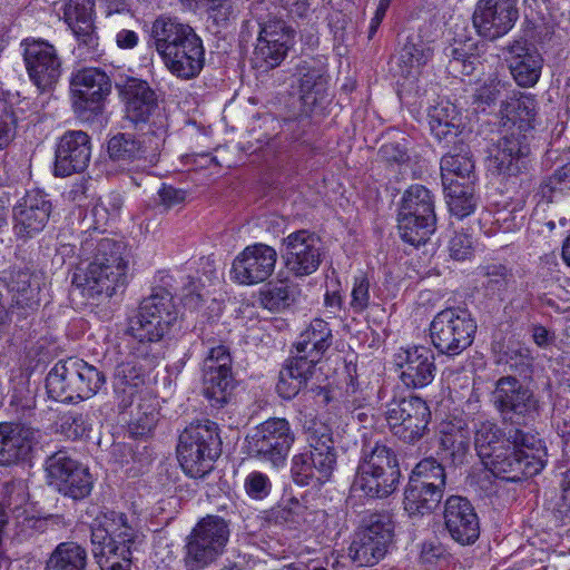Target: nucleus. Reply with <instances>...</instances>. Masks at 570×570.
<instances>
[{"instance_id":"nucleus-37","label":"nucleus","mask_w":570,"mask_h":570,"mask_svg":"<svg viewBox=\"0 0 570 570\" xmlns=\"http://www.w3.org/2000/svg\"><path fill=\"white\" fill-rule=\"evenodd\" d=\"M334 336L331 325L323 318H313L292 345L291 353L306 357L317 365L333 345Z\"/></svg>"},{"instance_id":"nucleus-12","label":"nucleus","mask_w":570,"mask_h":570,"mask_svg":"<svg viewBox=\"0 0 570 570\" xmlns=\"http://www.w3.org/2000/svg\"><path fill=\"white\" fill-rule=\"evenodd\" d=\"M229 524L219 515L202 518L186 538V570H203L225 551L229 540Z\"/></svg>"},{"instance_id":"nucleus-50","label":"nucleus","mask_w":570,"mask_h":570,"mask_svg":"<svg viewBox=\"0 0 570 570\" xmlns=\"http://www.w3.org/2000/svg\"><path fill=\"white\" fill-rule=\"evenodd\" d=\"M511 83L498 75H490L482 81L473 94V105L483 112H491L498 104L508 101Z\"/></svg>"},{"instance_id":"nucleus-16","label":"nucleus","mask_w":570,"mask_h":570,"mask_svg":"<svg viewBox=\"0 0 570 570\" xmlns=\"http://www.w3.org/2000/svg\"><path fill=\"white\" fill-rule=\"evenodd\" d=\"M43 466L48 484L65 498L81 501L91 494L95 480L89 468L67 449L48 455Z\"/></svg>"},{"instance_id":"nucleus-41","label":"nucleus","mask_w":570,"mask_h":570,"mask_svg":"<svg viewBox=\"0 0 570 570\" xmlns=\"http://www.w3.org/2000/svg\"><path fill=\"white\" fill-rule=\"evenodd\" d=\"M440 159L442 184L451 180L478 179L475 161L470 146L462 139L454 140Z\"/></svg>"},{"instance_id":"nucleus-61","label":"nucleus","mask_w":570,"mask_h":570,"mask_svg":"<svg viewBox=\"0 0 570 570\" xmlns=\"http://www.w3.org/2000/svg\"><path fill=\"white\" fill-rule=\"evenodd\" d=\"M410 140L402 137L400 140L384 142L377 155L390 167H401L410 163Z\"/></svg>"},{"instance_id":"nucleus-51","label":"nucleus","mask_w":570,"mask_h":570,"mask_svg":"<svg viewBox=\"0 0 570 570\" xmlns=\"http://www.w3.org/2000/svg\"><path fill=\"white\" fill-rule=\"evenodd\" d=\"M159 421V410L153 400H141L128 422V438L147 442Z\"/></svg>"},{"instance_id":"nucleus-25","label":"nucleus","mask_w":570,"mask_h":570,"mask_svg":"<svg viewBox=\"0 0 570 570\" xmlns=\"http://www.w3.org/2000/svg\"><path fill=\"white\" fill-rule=\"evenodd\" d=\"M53 209L51 197L40 188L26 191L12 208V232L17 239L27 242L41 233Z\"/></svg>"},{"instance_id":"nucleus-62","label":"nucleus","mask_w":570,"mask_h":570,"mask_svg":"<svg viewBox=\"0 0 570 570\" xmlns=\"http://www.w3.org/2000/svg\"><path fill=\"white\" fill-rule=\"evenodd\" d=\"M370 287L371 283L367 275L360 272L353 278V288L351 292L350 307L355 314H362L370 306Z\"/></svg>"},{"instance_id":"nucleus-42","label":"nucleus","mask_w":570,"mask_h":570,"mask_svg":"<svg viewBox=\"0 0 570 570\" xmlns=\"http://www.w3.org/2000/svg\"><path fill=\"white\" fill-rule=\"evenodd\" d=\"M205 66L202 38L189 24L180 23V79L197 77Z\"/></svg>"},{"instance_id":"nucleus-6","label":"nucleus","mask_w":570,"mask_h":570,"mask_svg":"<svg viewBox=\"0 0 570 570\" xmlns=\"http://www.w3.org/2000/svg\"><path fill=\"white\" fill-rule=\"evenodd\" d=\"M402 478L399 455L382 442L363 446L351 491L367 500H383L396 492Z\"/></svg>"},{"instance_id":"nucleus-49","label":"nucleus","mask_w":570,"mask_h":570,"mask_svg":"<svg viewBox=\"0 0 570 570\" xmlns=\"http://www.w3.org/2000/svg\"><path fill=\"white\" fill-rule=\"evenodd\" d=\"M88 552L73 541L60 542L46 561L45 570H87Z\"/></svg>"},{"instance_id":"nucleus-1","label":"nucleus","mask_w":570,"mask_h":570,"mask_svg":"<svg viewBox=\"0 0 570 570\" xmlns=\"http://www.w3.org/2000/svg\"><path fill=\"white\" fill-rule=\"evenodd\" d=\"M491 402L502 426L493 420L474 423V446L484 469L511 483L538 475L548 463L546 441L534 429L542 413L539 395L504 375L497 380Z\"/></svg>"},{"instance_id":"nucleus-54","label":"nucleus","mask_w":570,"mask_h":570,"mask_svg":"<svg viewBox=\"0 0 570 570\" xmlns=\"http://www.w3.org/2000/svg\"><path fill=\"white\" fill-rule=\"evenodd\" d=\"M409 481L438 485L441 490L445 491L448 475L445 466L434 456H426L421 459L411 470Z\"/></svg>"},{"instance_id":"nucleus-44","label":"nucleus","mask_w":570,"mask_h":570,"mask_svg":"<svg viewBox=\"0 0 570 570\" xmlns=\"http://www.w3.org/2000/svg\"><path fill=\"white\" fill-rule=\"evenodd\" d=\"M433 51L420 36H409L397 56L399 72L402 78L414 82L421 67L432 58Z\"/></svg>"},{"instance_id":"nucleus-47","label":"nucleus","mask_w":570,"mask_h":570,"mask_svg":"<svg viewBox=\"0 0 570 570\" xmlns=\"http://www.w3.org/2000/svg\"><path fill=\"white\" fill-rule=\"evenodd\" d=\"M75 371L70 357L53 365L46 377V389L51 399L62 403L79 401L76 391Z\"/></svg>"},{"instance_id":"nucleus-23","label":"nucleus","mask_w":570,"mask_h":570,"mask_svg":"<svg viewBox=\"0 0 570 570\" xmlns=\"http://www.w3.org/2000/svg\"><path fill=\"white\" fill-rule=\"evenodd\" d=\"M485 47L484 41L475 38L468 24H455L442 51L446 59V71L455 78L474 75L482 65Z\"/></svg>"},{"instance_id":"nucleus-32","label":"nucleus","mask_w":570,"mask_h":570,"mask_svg":"<svg viewBox=\"0 0 570 570\" xmlns=\"http://www.w3.org/2000/svg\"><path fill=\"white\" fill-rule=\"evenodd\" d=\"M40 438V430L27 424L0 423V465L31 461Z\"/></svg>"},{"instance_id":"nucleus-64","label":"nucleus","mask_w":570,"mask_h":570,"mask_svg":"<svg viewBox=\"0 0 570 570\" xmlns=\"http://www.w3.org/2000/svg\"><path fill=\"white\" fill-rule=\"evenodd\" d=\"M327 27L333 36L334 47L344 46L348 40L347 29L352 23V19L343 11H334L326 18Z\"/></svg>"},{"instance_id":"nucleus-40","label":"nucleus","mask_w":570,"mask_h":570,"mask_svg":"<svg viewBox=\"0 0 570 570\" xmlns=\"http://www.w3.org/2000/svg\"><path fill=\"white\" fill-rule=\"evenodd\" d=\"M150 46L155 47L165 66L178 77V19L160 14L151 24Z\"/></svg>"},{"instance_id":"nucleus-27","label":"nucleus","mask_w":570,"mask_h":570,"mask_svg":"<svg viewBox=\"0 0 570 570\" xmlns=\"http://www.w3.org/2000/svg\"><path fill=\"white\" fill-rule=\"evenodd\" d=\"M95 0H68L63 6V19L77 40L73 52L82 60H92L102 52L94 23Z\"/></svg>"},{"instance_id":"nucleus-58","label":"nucleus","mask_w":570,"mask_h":570,"mask_svg":"<svg viewBox=\"0 0 570 570\" xmlns=\"http://www.w3.org/2000/svg\"><path fill=\"white\" fill-rule=\"evenodd\" d=\"M316 371L314 363L306 361V357L291 354L279 370L288 380L299 382V384L308 386Z\"/></svg>"},{"instance_id":"nucleus-38","label":"nucleus","mask_w":570,"mask_h":570,"mask_svg":"<svg viewBox=\"0 0 570 570\" xmlns=\"http://www.w3.org/2000/svg\"><path fill=\"white\" fill-rule=\"evenodd\" d=\"M431 136L442 147H450L462 132L461 111L449 99H441L428 109Z\"/></svg>"},{"instance_id":"nucleus-13","label":"nucleus","mask_w":570,"mask_h":570,"mask_svg":"<svg viewBox=\"0 0 570 570\" xmlns=\"http://www.w3.org/2000/svg\"><path fill=\"white\" fill-rule=\"evenodd\" d=\"M292 76L295 78L303 110L324 115L332 101L327 57L303 53L293 66Z\"/></svg>"},{"instance_id":"nucleus-60","label":"nucleus","mask_w":570,"mask_h":570,"mask_svg":"<svg viewBox=\"0 0 570 570\" xmlns=\"http://www.w3.org/2000/svg\"><path fill=\"white\" fill-rule=\"evenodd\" d=\"M203 10L207 12V19L215 28L216 33L226 30L230 26L232 20L236 17L232 0H213V2L206 4Z\"/></svg>"},{"instance_id":"nucleus-52","label":"nucleus","mask_w":570,"mask_h":570,"mask_svg":"<svg viewBox=\"0 0 570 570\" xmlns=\"http://www.w3.org/2000/svg\"><path fill=\"white\" fill-rule=\"evenodd\" d=\"M500 184L504 185L507 190H512L515 194H520V199L511 203L510 205L498 209L494 215V224L498 225L499 230L503 233L514 232L523 226L527 213L524 210L525 202L524 197L531 191H523L521 188H512L511 184H507L502 177H497ZM533 187V185L531 186ZM532 189V188H530Z\"/></svg>"},{"instance_id":"nucleus-4","label":"nucleus","mask_w":570,"mask_h":570,"mask_svg":"<svg viewBox=\"0 0 570 570\" xmlns=\"http://www.w3.org/2000/svg\"><path fill=\"white\" fill-rule=\"evenodd\" d=\"M126 246L122 242L108 237H98L94 233L83 234L79 244V255L92 261L86 268H78L72 276V284L81 289L83 296L109 301L118 289L127 284L128 264L124 258Z\"/></svg>"},{"instance_id":"nucleus-15","label":"nucleus","mask_w":570,"mask_h":570,"mask_svg":"<svg viewBox=\"0 0 570 570\" xmlns=\"http://www.w3.org/2000/svg\"><path fill=\"white\" fill-rule=\"evenodd\" d=\"M168 119L158 116L150 124V128L144 132V136L148 138V146L146 140L141 141L132 134L118 132L107 140V155L112 163L120 167L129 166L138 160L155 165L166 141Z\"/></svg>"},{"instance_id":"nucleus-11","label":"nucleus","mask_w":570,"mask_h":570,"mask_svg":"<svg viewBox=\"0 0 570 570\" xmlns=\"http://www.w3.org/2000/svg\"><path fill=\"white\" fill-rule=\"evenodd\" d=\"M395 522L387 512H375L362 520L348 548V556L357 567L377 564L394 543Z\"/></svg>"},{"instance_id":"nucleus-35","label":"nucleus","mask_w":570,"mask_h":570,"mask_svg":"<svg viewBox=\"0 0 570 570\" xmlns=\"http://www.w3.org/2000/svg\"><path fill=\"white\" fill-rule=\"evenodd\" d=\"M470 433L466 426L453 422H442L436 435L438 460L444 465H462L470 451Z\"/></svg>"},{"instance_id":"nucleus-21","label":"nucleus","mask_w":570,"mask_h":570,"mask_svg":"<svg viewBox=\"0 0 570 570\" xmlns=\"http://www.w3.org/2000/svg\"><path fill=\"white\" fill-rule=\"evenodd\" d=\"M23 62L30 81L42 92L52 90L62 73V61L56 47L42 38L21 40Z\"/></svg>"},{"instance_id":"nucleus-2","label":"nucleus","mask_w":570,"mask_h":570,"mask_svg":"<svg viewBox=\"0 0 570 570\" xmlns=\"http://www.w3.org/2000/svg\"><path fill=\"white\" fill-rule=\"evenodd\" d=\"M175 278L159 272L149 296L139 305L138 313L118 342V362L114 379L142 387L154 366L153 344L160 341L176 323Z\"/></svg>"},{"instance_id":"nucleus-7","label":"nucleus","mask_w":570,"mask_h":570,"mask_svg":"<svg viewBox=\"0 0 570 570\" xmlns=\"http://www.w3.org/2000/svg\"><path fill=\"white\" fill-rule=\"evenodd\" d=\"M400 238L414 247L424 245L436 230L435 195L421 184L410 185L396 204Z\"/></svg>"},{"instance_id":"nucleus-8","label":"nucleus","mask_w":570,"mask_h":570,"mask_svg":"<svg viewBox=\"0 0 570 570\" xmlns=\"http://www.w3.org/2000/svg\"><path fill=\"white\" fill-rule=\"evenodd\" d=\"M476 330L478 322L466 305L449 306L433 316L429 337L438 356L453 360L473 344Z\"/></svg>"},{"instance_id":"nucleus-9","label":"nucleus","mask_w":570,"mask_h":570,"mask_svg":"<svg viewBox=\"0 0 570 570\" xmlns=\"http://www.w3.org/2000/svg\"><path fill=\"white\" fill-rule=\"evenodd\" d=\"M337 465V451L328 426L315 430L308 448L293 455L291 478L298 487L320 489L328 482Z\"/></svg>"},{"instance_id":"nucleus-19","label":"nucleus","mask_w":570,"mask_h":570,"mask_svg":"<svg viewBox=\"0 0 570 570\" xmlns=\"http://www.w3.org/2000/svg\"><path fill=\"white\" fill-rule=\"evenodd\" d=\"M440 533L461 547L474 544L480 538V518L470 499L460 494L448 495L440 513Z\"/></svg>"},{"instance_id":"nucleus-20","label":"nucleus","mask_w":570,"mask_h":570,"mask_svg":"<svg viewBox=\"0 0 570 570\" xmlns=\"http://www.w3.org/2000/svg\"><path fill=\"white\" fill-rule=\"evenodd\" d=\"M321 237L309 229H297L282 239L281 258L287 272L296 278L314 274L325 252Z\"/></svg>"},{"instance_id":"nucleus-5","label":"nucleus","mask_w":570,"mask_h":570,"mask_svg":"<svg viewBox=\"0 0 570 570\" xmlns=\"http://www.w3.org/2000/svg\"><path fill=\"white\" fill-rule=\"evenodd\" d=\"M91 551L101 570H130L140 534L124 512L101 511L90 523Z\"/></svg>"},{"instance_id":"nucleus-24","label":"nucleus","mask_w":570,"mask_h":570,"mask_svg":"<svg viewBox=\"0 0 570 570\" xmlns=\"http://www.w3.org/2000/svg\"><path fill=\"white\" fill-rule=\"evenodd\" d=\"M115 88L125 104L126 118L136 129L144 130L146 126L149 129L158 116L167 118L146 80L127 77L125 80H115Z\"/></svg>"},{"instance_id":"nucleus-39","label":"nucleus","mask_w":570,"mask_h":570,"mask_svg":"<svg viewBox=\"0 0 570 570\" xmlns=\"http://www.w3.org/2000/svg\"><path fill=\"white\" fill-rule=\"evenodd\" d=\"M444 494L445 491L438 485L429 487L407 480L403 490V509L411 520H422L440 510Z\"/></svg>"},{"instance_id":"nucleus-46","label":"nucleus","mask_w":570,"mask_h":570,"mask_svg":"<svg viewBox=\"0 0 570 570\" xmlns=\"http://www.w3.org/2000/svg\"><path fill=\"white\" fill-rule=\"evenodd\" d=\"M236 385L232 368L204 370L203 394L214 409L220 410L232 401Z\"/></svg>"},{"instance_id":"nucleus-18","label":"nucleus","mask_w":570,"mask_h":570,"mask_svg":"<svg viewBox=\"0 0 570 570\" xmlns=\"http://www.w3.org/2000/svg\"><path fill=\"white\" fill-rule=\"evenodd\" d=\"M70 88L78 119L83 122L99 120L111 94V78L100 68H81L71 73Z\"/></svg>"},{"instance_id":"nucleus-14","label":"nucleus","mask_w":570,"mask_h":570,"mask_svg":"<svg viewBox=\"0 0 570 570\" xmlns=\"http://www.w3.org/2000/svg\"><path fill=\"white\" fill-rule=\"evenodd\" d=\"M219 436L209 424L190 423L180 432V470L193 479H203L218 458Z\"/></svg>"},{"instance_id":"nucleus-33","label":"nucleus","mask_w":570,"mask_h":570,"mask_svg":"<svg viewBox=\"0 0 570 570\" xmlns=\"http://www.w3.org/2000/svg\"><path fill=\"white\" fill-rule=\"evenodd\" d=\"M396 365L401 370L400 379L412 389L428 386L435 377V353L428 346L414 345L396 355Z\"/></svg>"},{"instance_id":"nucleus-31","label":"nucleus","mask_w":570,"mask_h":570,"mask_svg":"<svg viewBox=\"0 0 570 570\" xmlns=\"http://www.w3.org/2000/svg\"><path fill=\"white\" fill-rule=\"evenodd\" d=\"M277 252L272 246L256 243L244 248L232 265L230 274L239 284L253 285L265 282L274 272Z\"/></svg>"},{"instance_id":"nucleus-28","label":"nucleus","mask_w":570,"mask_h":570,"mask_svg":"<svg viewBox=\"0 0 570 570\" xmlns=\"http://www.w3.org/2000/svg\"><path fill=\"white\" fill-rule=\"evenodd\" d=\"M504 63L520 88L534 87L542 75L544 58L534 42L523 38H512L502 48Z\"/></svg>"},{"instance_id":"nucleus-10","label":"nucleus","mask_w":570,"mask_h":570,"mask_svg":"<svg viewBox=\"0 0 570 570\" xmlns=\"http://www.w3.org/2000/svg\"><path fill=\"white\" fill-rule=\"evenodd\" d=\"M296 434L285 417H268L249 430L244 446L249 458L269 463L273 468L286 464Z\"/></svg>"},{"instance_id":"nucleus-22","label":"nucleus","mask_w":570,"mask_h":570,"mask_svg":"<svg viewBox=\"0 0 570 570\" xmlns=\"http://www.w3.org/2000/svg\"><path fill=\"white\" fill-rule=\"evenodd\" d=\"M296 31L283 20L259 23L252 66L261 71L278 67L295 45Z\"/></svg>"},{"instance_id":"nucleus-30","label":"nucleus","mask_w":570,"mask_h":570,"mask_svg":"<svg viewBox=\"0 0 570 570\" xmlns=\"http://www.w3.org/2000/svg\"><path fill=\"white\" fill-rule=\"evenodd\" d=\"M313 115L316 114L307 112L301 107L298 115L283 119L277 137L287 144L286 151L295 153L297 157L314 156L321 151V146L317 145L321 128Z\"/></svg>"},{"instance_id":"nucleus-63","label":"nucleus","mask_w":570,"mask_h":570,"mask_svg":"<svg viewBox=\"0 0 570 570\" xmlns=\"http://www.w3.org/2000/svg\"><path fill=\"white\" fill-rule=\"evenodd\" d=\"M46 527L45 520L26 512L19 513L14 518L13 531L18 541H26L36 533L42 532Z\"/></svg>"},{"instance_id":"nucleus-56","label":"nucleus","mask_w":570,"mask_h":570,"mask_svg":"<svg viewBox=\"0 0 570 570\" xmlns=\"http://www.w3.org/2000/svg\"><path fill=\"white\" fill-rule=\"evenodd\" d=\"M58 431L71 441L89 439L92 423L88 414L70 411L60 417Z\"/></svg>"},{"instance_id":"nucleus-59","label":"nucleus","mask_w":570,"mask_h":570,"mask_svg":"<svg viewBox=\"0 0 570 570\" xmlns=\"http://www.w3.org/2000/svg\"><path fill=\"white\" fill-rule=\"evenodd\" d=\"M36 394L29 389L27 383H19L13 387L10 407L20 420L29 421L36 414Z\"/></svg>"},{"instance_id":"nucleus-17","label":"nucleus","mask_w":570,"mask_h":570,"mask_svg":"<svg viewBox=\"0 0 570 570\" xmlns=\"http://www.w3.org/2000/svg\"><path fill=\"white\" fill-rule=\"evenodd\" d=\"M431 419L430 406L416 395L394 397L386 404L385 420L389 431L407 445H415L428 435Z\"/></svg>"},{"instance_id":"nucleus-45","label":"nucleus","mask_w":570,"mask_h":570,"mask_svg":"<svg viewBox=\"0 0 570 570\" xmlns=\"http://www.w3.org/2000/svg\"><path fill=\"white\" fill-rule=\"evenodd\" d=\"M480 275L483 277L481 289L489 299L503 302L509 292L515 288L513 268L502 263H490L480 267Z\"/></svg>"},{"instance_id":"nucleus-57","label":"nucleus","mask_w":570,"mask_h":570,"mask_svg":"<svg viewBox=\"0 0 570 570\" xmlns=\"http://www.w3.org/2000/svg\"><path fill=\"white\" fill-rule=\"evenodd\" d=\"M570 190V161L557 168L552 175L542 179L538 194L542 199L552 203L554 197Z\"/></svg>"},{"instance_id":"nucleus-43","label":"nucleus","mask_w":570,"mask_h":570,"mask_svg":"<svg viewBox=\"0 0 570 570\" xmlns=\"http://www.w3.org/2000/svg\"><path fill=\"white\" fill-rule=\"evenodd\" d=\"M478 179L451 180L442 184L446 205L451 215L463 219L473 214L480 202L475 185Z\"/></svg>"},{"instance_id":"nucleus-3","label":"nucleus","mask_w":570,"mask_h":570,"mask_svg":"<svg viewBox=\"0 0 570 570\" xmlns=\"http://www.w3.org/2000/svg\"><path fill=\"white\" fill-rule=\"evenodd\" d=\"M539 104L534 95L519 92L500 106L503 126L510 132L502 137L488 157V170L502 177L512 188L529 191L532 186L530 139L537 126Z\"/></svg>"},{"instance_id":"nucleus-36","label":"nucleus","mask_w":570,"mask_h":570,"mask_svg":"<svg viewBox=\"0 0 570 570\" xmlns=\"http://www.w3.org/2000/svg\"><path fill=\"white\" fill-rule=\"evenodd\" d=\"M491 350L498 364H503L515 375L531 380L534 373L533 351L525 343L513 337L495 340L491 343Z\"/></svg>"},{"instance_id":"nucleus-29","label":"nucleus","mask_w":570,"mask_h":570,"mask_svg":"<svg viewBox=\"0 0 570 570\" xmlns=\"http://www.w3.org/2000/svg\"><path fill=\"white\" fill-rule=\"evenodd\" d=\"M91 150V137L86 131H65L55 148V176L67 177L85 171L90 163Z\"/></svg>"},{"instance_id":"nucleus-53","label":"nucleus","mask_w":570,"mask_h":570,"mask_svg":"<svg viewBox=\"0 0 570 570\" xmlns=\"http://www.w3.org/2000/svg\"><path fill=\"white\" fill-rule=\"evenodd\" d=\"M73 363L76 391L79 401L88 400L96 395L106 384V375L95 365L77 357H70Z\"/></svg>"},{"instance_id":"nucleus-34","label":"nucleus","mask_w":570,"mask_h":570,"mask_svg":"<svg viewBox=\"0 0 570 570\" xmlns=\"http://www.w3.org/2000/svg\"><path fill=\"white\" fill-rule=\"evenodd\" d=\"M186 271L189 273L185 276L187 282L180 288V305L186 309L196 311L205 302L206 287L216 277L215 262L207 256L189 259L184 267V272Z\"/></svg>"},{"instance_id":"nucleus-55","label":"nucleus","mask_w":570,"mask_h":570,"mask_svg":"<svg viewBox=\"0 0 570 570\" xmlns=\"http://www.w3.org/2000/svg\"><path fill=\"white\" fill-rule=\"evenodd\" d=\"M273 518L277 523H287L291 527L297 528L309 521L324 519V511H312L303 505L296 498H291L286 505H278L272 512Z\"/></svg>"},{"instance_id":"nucleus-26","label":"nucleus","mask_w":570,"mask_h":570,"mask_svg":"<svg viewBox=\"0 0 570 570\" xmlns=\"http://www.w3.org/2000/svg\"><path fill=\"white\" fill-rule=\"evenodd\" d=\"M519 17L518 0H478L471 20L479 38L495 41L513 29Z\"/></svg>"},{"instance_id":"nucleus-48","label":"nucleus","mask_w":570,"mask_h":570,"mask_svg":"<svg viewBox=\"0 0 570 570\" xmlns=\"http://www.w3.org/2000/svg\"><path fill=\"white\" fill-rule=\"evenodd\" d=\"M299 292L298 285L289 278H278L275 282L266 283L259 289V302L264 308L271 312H281L295 303Z\"/></svg>"}]
</instances>
